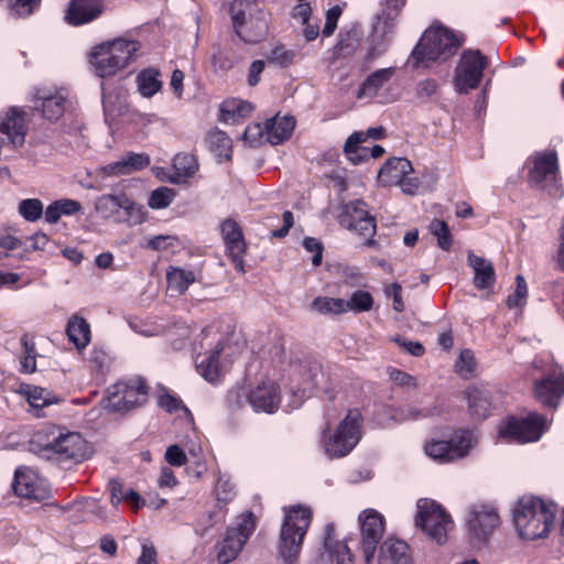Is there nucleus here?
<instances>
[{
  "label": "nucleus",
  "mask_w": 564,
  "mask_h": 564,
  "mask_svg": "<svg viewBox=\"0 0 564 564\" xmlns=\"http://www.w3.org/2000/svg\"><path fill=\"white\" fill-rule=\"evenodd\" d=\"M30 451L58 464L79 463L87 457V443L79 433L51 425L33 434Z\"/></svg>",
  "instance_id": "nucleus-1"
},
{
  "label": "nucleus",
  "mask_w": 564,
  "mask_h": 564,
  "mask_svg": "<svg viewBox=\"0 0 564 564\" xmlns=\"http://www.w3.org/2000/svg\"><path fill=\"white\" fill-rule=\"evenodd\" d=\"M557 509L536 497H522L513 510V523L521 539L536 540L547 536Z\"/></svg>",
  "instance_id": "nucleus-2"
},
{
  "label": "nucleus",
  "mask_w": 564,
  "mask_h": 564,
  "mask_svg": "<svg viewBox=\"0 0 564 564\" xmlns=\"http://www.w3.org/2000/svg\"><path fill=\"white\" fill-rule=\"evenodd\" d=\"M459 46L460 41L451 30L432 25L424 31L412 50L408 64L415 69L430 68L434 63L447 61Z\"/></svg>",
  "instance_id": "nucleus-3"
},
{
  "label": "nucleus",
  "mask_w": 564,
  "mask_h": 564,
  "mask_svg": "<svg viewBox=\"0 0 564 564\" xmlns=\"http://www.w3.org/2000/svg\"><path fill=\"white\" fill-rule=\"evenodd\" d=\"M139 48L140 44L137 41L116 39L95 46L89 62L98 77L111 78L134 59Z\"/></svg>",
  "instance_id": "nucleus-4"
},
{
  "label": "nucleus",
  "mask_w": 564,
  "mask_h": 564,
  "mask_svg": "<svg viewBox=\"0 0 564 564\" xmlns=\"http://www.w3.org/2000/svg\"><path fill=\"white\" fill-rule=\"evenodd\" d=\"M311 521L312 510L308 507L296 505L285 509L279 539V555L283 564L297 562Z\"/></svg>",
  "instance_id": "nucleus-5"
},
{
  "label": "nucleus",
  "mask_w": 564,
  "mask_h": 564,
  "mask_svg": "<svg viewBox=\"0 0 564 564\" xmlns=\"http://www.w3.org/2000/svg\"><path fill=\"white\" fill-rule=\"evenodd\" d=\"M362 415L357 409L349 410L330 433L324 431L323 445L329 458H340L348 455L361 438Z\"/></svg>",
  "instance_id": "nucleus-6"
},
{
  "label": "nucleus",
  "mask_w": 564,
  "mask_h": 564,
  "mask_svg": "<svg viewBox=\"0 0 564 564\" xmlns=\"http://www.w3.org/2000/svg\"><path fill=\"white\" fill-rule=\"evenodd\" d=\"M415 525L437 544L447 542L454 522L446 510L436 501L422 498L416 503Z\"/></svg>",
  "instance_id": "nucleus-7"
},
{
  "label": "nucleus",
  "mask_w": 564,
  "mask_h": 564,
  "mask_svg": "<svg viewBox=\"0 0 564 564\" xmlns=\"http://www.w3.org/2000/svg\"><path fill=\"white\" fill-rule=\"evenodd\" d=\"M242 3L235 0L230 7L232 25L237 36L247 44H258L269 33L270 13L263 9L250 8L248 19L241 9Z\"/></svg>",
  "instance_id": "nucleus-8"
},
{
  "label": "nucleus",
  "mask_w": 564,
  "mask_h": 564,
  "mask_svg": "<svg viewBox=\"0 0 564 564\" xmlns=\"http://www.w3.org/2000/svg\"><path fill=\"white\" fill-rule=\"evenodd\" d=\"M148 386L140 377L120 380L107 390L105 408L112 412H127L147 402Z\"/></svg>",
  "instance_id": "nucleus-9"
},
{
  "label": "nucleus",
  "mask_w": 564,
  "mask_h": 564,
  "mask_svg": "<svg viewBox=\"0 0 564 564\" xmlns=\"http://www.w3.org/2000/svg\"><path fill=\"white\" fill-rule=\"evenodd\" d=\"M254 529L253 513L250 511L242 513L238 518L237 524L228 528L224 539L216 545L218 563L229 564L236 560Z\"/></svg>",
  "instance_id": "nucleus-10"
},
{
  "label": "nucleus",
  "mask_w": 564,
  "mask_h": 564,
  "mask_svg": "<svg viewBox=\"0 0 564 564\" xmlns=\"http://www.w3.org/2000/svg\"><path fill=\"white\" fill-rule=\"evenodd\" d=\"M528 181L531 186L546 191L550 194L557 192L558 163L554 151L538 152L528 159Z\"/></svg>",
  "instance_id": "nucleus-11"
},
{
  "label": "nucleus",
  "mask_w": 564,
  "mask_h": 564,
  "mask_svg": "<svg viewBox=\"0 0 564 564\" xmlns=\"http://www.w3.org/2000/svg\"><path fill=\"white\" fill-rule=\"evenodd\" d=\"M338 219L340 226L364 237L366 246H376V241L372 239L377 229L376 219L369 214L368 206L362 199H354L344 204Z\"/></svg>",
  "instance_id": "nucleus-12"
},
{
  "label": "nucleus",
  "mask_w": 564,
  "mask_h": 564,
  "mask_svg": "<svg viewBox=\"0 0 564 564\" xmlns=\"http://www.w3.org/2000/svg\"><path fill=\"white\" fill-rule=\"evenodd\" d=\"M476 443V435L471 431L463 430L449 441H431L425 445V453L436 462L448 463L465 457Z\"/></svg>",
  "instance_id": "nucleus-13"
},
{
  "label": "nucleus",
  "mask_w": 564,
  "mask_h": 564,
  "mask_svg": "<svg viewBox=\"0 0 564 564\" xmlns=\"http://www.w3.org/2000/svg\"><path fill=\"white\" fill-rule=\"evenodd\" d=\"M487 66L485 56L479 51H464L455 69L454 84L460 94L478 87L484 69Z\"/></svg>",
  "instance_id": "nucleus-14"
},
{
  "label": "nucleus",
  "mask_w": 564,
  "mask_h": 564,
  "mask_svg": "<svg viewBox=\"0 0 564 564\" xmlns=\"http://www.w3.org/2000/svg\"><path fill=\"white\" fill-rule=\"evenodd\" d=\"M358 521L360 524V549L365 564H372L375 553L384 532V518L375 509L364 510Z\"/></svg>",
  "instance_id": "nucleus-15"
},
{
  "label": "nucleus",
  "mask_w": 564,
  "mask_h": 564,
  "mask_svg": "<svg viewBox=\"0 0 564 564\" xmlns=\"http://www.w3.org/2000/svg\"><path fill=\"white\" fill-rule=\"evenodd\" d=\"M546 429V419L539 413H530L522 420L509 419L499 430V436L511 442L528 443L540 440Z\"/></svg>",
  "instance_id": "nucleus-16"
},
{
  "label": "nucleus",
  "mask_w": 564,
  "mask_h": 564,
  "mask_svg": "<svg viewBox=\"0 0 564 564\" xmlns=\"http://www.w3.org/2000/svg\"><path fill=\"white\" fill-rule=\"evenodd\" d=\"M377 15L372 32L367 40V53L362 66L368 68L376 59L381 57L390 47L395 32L397 23Z\"/></svg>",
  "instance_id": "nucleus-17"
},
{
  "label": "nucleus",
  "mask_w": 564,
  "mask_h": 564,
  "mask_svg": "<svg viewBox=\"0 0 564 564\" xmlns=\"http://www.w3.org/2000/svg\"><path fill=\"white\" fill-rule=\"evenodd\" d=\"M466 523L471 539L477 542H486L498 528L500 518L494 507L479 505L470 508Z\"/></svg>",
  "instance_id": "nucleus-18"
},
{
  "label": "nucleus",
  "mask_w": 564,
  "mask_h": 564,
  "mask_svg": "<svg viewBox=\"0 0 564 564\" xmlns=\"http://www.w3.org/2000/svg\"><path fill=\"white\" fill-rule=\"evenodd\" d=\"M12 487L18 496L35 501H44L51 496V489L45 480L40 478L33 469L26 467L15 470Z\"/></svg>",
  "instance_id": "nucleus-19"
},
{
  "label": "nucleus",
  "mask_w": 564,
  "mask_h": 564,
  "mask_svg": "<svg viewBox=\"0 0 564 564\" xmlns=\"http://www.w3.org/2000/svg\"><path fill=\"white\" fill-rule=\"evenodd\" d=\"M564 395V372L555 366L534 383V397L544 406L556 408Z\"/></svg>",
  "instance_id": "nucleus-20"
},
{
  "label": "nucleus",
  "mask_w": 564,
  "mask_h": 564,
  "mask_svg": "<svg viewBox=\"0 0 564 564\" xmlns=\"http://www.w3.org/2000/svg\"><path fill=\"white\" fill-rule=\"evenodd\" d=\"M246 400L256 412L274 413L281 402L280 388L274 381H262L246 394Z\"/></svg>",
  "instance_id": "nucleus-21"
},
{
  "label": "nucleus",
  "mask_w": 564,
  "mask_h": 564,
  "mask_svg": "<svg viewBox=\"0 0 564 564\" xmlns=\"http://www.w3.org/2000/svg\"><path fill=\"white\" fill-rule=\"evenodd\" d=\"M221 237L226 245L227 254L231 258L235 268L245 272L243 254L246 252V243L239 225L231 218H227L220 226Z\"/></svg>",
  "instance_id": "nucleus-22"
},
{
  "label": "nucleus",
  "mask_w": 564,
  "mask_h": 564,
  "mask_svg": "<svg viewBox=\"0 0 564 564\" xmlns=\"http://www.w3.org/2000/svg\"><path fill=\"white\" fill-rule=\"evenodd\" d=\"M35 98V108L40 109L46 119L53 121L63 116L66 105V95L63 90L39 89Z\"/></svg>",
  "instance_id": "nucleus-23"
},
{
  "label": "nucleus",
  "mask_w": 564,
  "mask_h": 564,
  "mask_svg": "<svg viewBox=\"0 0 564 564\" xmlns=\"http://www.w3.org/2000/svg\"><path fill=\"white\" fill-rule=\"evenodd\" d=\"M0 133L7 135L14 148L22 147L26 134L22 111L10 108L0 115Z\"/></svg>",
  "instance_id": "nucleus-24"
},
{
  "label": "nucleus",
  "mask_w": 564,
  "mask_h": 564,
  "mask_svg": "<svg viewBox=\"0 0 564 564\" xmlns=\"http://www.w3.org/2000/svg\"><path fill=\"white\" fill-rule=\"evenodd\" d=\"M335 527L333 523H328L325 528L324 536V552L323 557H327L329 561H336V564H352L354 555L346 544V542L336 541L334 539Z\"/></svg>",
  "instance_id": "nucleus-25"
},
{
  "label": "nucleus",
  "mask_w": 564,
  "mask_h": 564,
  "mask_svg": "<svg viewBox=\"0 0 564 564\" xmlns=\"http://www.w3.org/2000/svg\"><path fill=\"white\" fill-rule=\"evenodd\" d=\"M101 13V0H72L66 21L73 25L88 23Z\"/></svg>",
  "instance_id": "nucleus-26"
},
{
  "label": "nucleus",
  "mask_w": 564,
  "mask_h": 564,
  "mask_svg": "<svg viewBox=\"0 0 564 564\" xmlns=\"http://www.w3.org/2000/svg\"><path fill=\"white\" fill-rule=\"evenodd\" d=\"M379 564H412L410 546L401 540L388 539L379 550Z\"/></svg>",
  "instance_id": "nucleus-27"
},
{
  "label": "nucleus",
  "mask_w": 564,
  "mask_h": 564,
  "mask_svg": "<svg viewBox=\"0 0 564 564\" xmlns=\"http://www.w3.org/2000/svg\"><path fill=\"white\" fill-rule=\"evenodd\" d=\"M467 262L474 271L473 283L478 290L491 289L496 282V272L492 263L473 252H468Z\"/></svg>",
  "instance_id": "nucleus-28"
},
{
  "label": "nucleus",
  "mask_w": 564,
  "mask_h": 564,
  "mask_svg": "<svg viewBox=\"0 0 564 564\" xmlns=\"http://www.w3.org/2000/svg\"><path fill=\"white\" fill-rule=\"evenodd\" d=\"M412 172L413 167L408 159L392 158L381 166L378 178L386 186H398V183Z\"/></svg>",
  "instance_id": "nucleus-29"
},
{
  "label": "nucleus",
  "mask_w": 564,
  "mask_h": 564,
  "mask_svg": "<svg viewBox=\"0 0 564 564\" xmlns=\"http://www.w3.org/2000/svg\"><path fill=\"white\" fill-rule=\"evenodd\" d=\"M395 73L394 67L380 68L368 75L359 86L357 98H372L388 84Z\"/></svg>",
  "instance_id": "nucleus-30"
},
{
  "label": "nucleus",
  "mask_w": 564,
  "mask_h": 564,
  "mask_svg": "<svg viewBox=\"0 0 564 564\" xmlns=\"http://www.w3.org/2000/svg\"><path fill=\"white\" fill-rule=\"evenodd\" d=\"M295 128V119L291 116H275L265 121L267 141L280 144L288 140Z\"/></svg>",
  "instance_id": "nucleus-31"
},
{
  "label": "nucleus",
  "mask_w": 564,
  "mask_h": 564,
  "mask_svg": "<svg viewBox=\"0 0 564 564\" xmlns=\"http://www.w3.org/2000/svg\"><path fill=\"white\" fill-rule=\"evenodd\" d=\"M20 392L26 398L30 406L34 410V415L37 417L44 415L42 413L43 408L59 401L50 390L36 386L23 383L20 386Z\"/></svg>",
  "instance_id": "nucleus-32"
},
{
  "label": "nucleus",
  "mask_w": 564,
  "mask_h": 564,
  "mask_svg": "<svg viewBox=\"0 0 564 564\" xmlns=\"http://www.w3.org/2000/svg\"><path fill=\"white\" fill-rule=\"evenodd\" d=\"M362 33L359 28L350 26L341 29L338 34V42L334 47V57H350L360 46Z\"/></svg>",
  "instance_id": "nucleus-33"
},
{
  "label": "nucleus",
  "mask_w": 564,
  "mask_h": 564,
  "mask_svg": "<svg viewBox=\"0 0 564 564\" xmlns=\"http://www.w3.org/2000/svg\"><path fill=\"white\" fill-rule=\"evenodd\" d=\"M223 349V344L218 341L212 351L197 357V370L209 382H215L219 378L218 358Z\"/></svg>",
  "instance_id": "nucleus-34"
},
{
  "label": "nucleus",
  "mask_w": 564,
  "mask_h": 564,
  "mask_svg": "<svg viewBox=\"0 0 564 564\" xmlns=\"http://www.w3.org/2000/svg\"><path fill=\"white\" fill-rule=\"evenodd\" d=\"M66 333L69 341L78 349L85 348L90 341V326L85 318L78 315H73L68 319Z\"/></svg>",
  "instance_id": "nucleus-35"
},
{
  "label": "nucleus",
  "mask_w": 564,
  "mask_h": 564,
  "mask_svg": "<svg viewBox=\"0 0 564 564\" xmlns=\"http://www.w3.org/2000/svg\"><path fill=\"white\" fill-rule=\"evenodd\" d=\"M323 378L324 373L318 365H313L305 371L300 387L294 391V397L299 399L294 408L300 406L305 397L315 392Z\"/></svg>",
  "instance_id": "nucleus-36"
},
{
  "label": "nucleus",
  "mask_w": 564,
  "mask_h": 564,
  "mask_svg": "<svg viewBox=\"0 0 564 564\" xmlns=\"http://www.w3.org/2000/svg\"><path fill=\"white\" fill-rule=\"evenodd\" d=\"M160 72L155 68H145L141 70L135 78L138 91L145 98H151L162 88Z\"/></svg>",
  "instance_id": "nucleus-37"
},
{
  "label": "nucleus",
  "mask_w": 564,
  "mask_h": 564,
  "mask_svg": "<svg viewBox=\"0 0 564 564\" xmlns=\"http://www.w3.org/2000/svg\"><path fill=\"white\" fill-rule=\"evenodd\" d=\"M469 409L477 419H485L489 414L490 401L488 390L473 387L467 391Z\"/></svg>",
  "instance_id": "nucleus-38"
},
{
  "label": "nucleus",
  "mask_w": 564,
  "mask_h": 564,
  "mask_svg": "<svg viewBox=\"0 0 564 564\" xmlns=\"http://www.w3.org/2000/svg\"><path fill=\"white\" fill-rule=\"evenodd\" d=\"M80 203L74 199L55 200L46 207L44 212L45 220L48 224H56L63 215H74L80 209Z\"/></svg>",
  "instance_id": "nucleus-39"
},
{
  "label": "nucleus",
  "mask_w": 564,
  "mask_h": 564,
  "mask_svg": "<svg viewBox=\"0 0 564 564\" xmlns=\"http://www.w3.org/2000/svg\"><path fill=\"white\" fill-rule=\"evenodd\" d=\"M206 142L216 156L219 160L231 159V140L230 138L223 131L218 129H213L208 132Z\"/></svg>",
  "instance_id": "nucleus-40"
},
{
  "label": "nucleus",
  "mask_w": 564,
  "mask_h": 564,
  "mask_svg": "<svg viewBox=\"0 0 564 564\" xmlns=\"http://www.w3.org/2000/svg\"><path fill=\"white\" fill-rule=\"evenodd\" d=\"M166 280L170 290L182 294L194 283L195 274L192 270L171 267L166 272Z\"/></svg>",
  "instance_id": "nucleus-41"
},
{
  "label": "nucleus",
  "mask_w": 564,
  "mask_h": 564,
  "mask_svg": "<svg viewBox=\"0 0 564 564\" xmlns=\"http://www.w3.org/2000/svg\"><path fill=\"white\" fill-rule=\"evenodd\" d=\"M126 203V195L107 194L100 196L96 202V210L106 218L119 216L122 205Z\"/></svg>",
  "instance_id": "nucleus-42"
},
{
  "label": "nucleus",
  "mask_w": 564,
  "mask_h": 564,
  "mask_svg": "<svg viewBox=\"0 0 564 564\" xmlns=\"http://www.w3.org/2000/svg\"><path fill=\"white\" fill-rule=\"evenodd\" d=\"M173 167L175 175L171 178L172 182L178 183L181 180L191 177L197 170L196 159L192 154L180 153L173 160Z\"/></svg>",
  "instance_id": "nucleus-43"
},
{
  "label": "nucleus",
  "mask_w": 564,
  "mask_h": 564,
  "mask_svg": "<svg viewBox=\"0 0 564 564\" xmlns=\"http://www.w3.org/2000/svg\"><path fill=\"white\" fill-rule=\"evenodd\" d=\"M345 313L355 314L369 312L373 307V297L368 291L357 290L351 293L348 300H344Z\"/></svg>",
  "instance_id": "nucleus-44"
},
{
  "label": "nucleus",
  "mask_w": 564,
  "mask_h": 564,
  "mask_svg": "<svg viewBox=\"0 0 564 564\" xmlns=\"http://www.w3.org/2000/svg\"><path fill=\"white\" fill-rule=\"evenodd\" d=\"M214 494L219 509H223V507L232 501L236 496V489L229 476L224 474L218 476Z\"/></svg>",
  "instance_id": "nucleus-45"
},
{
  "label": "nucleus",
  "mask_w": 564,
  "mask_h": 564,
  "mask_svg": "<svg viewBox=\"0 0 564 564\" xmlns=\"http://www.w3.org/2000/svg\"><path fill=\"white\" fill-rule=\"evenodd\" d=\"M311 307L319 314L324 315H338L345 313V304L343 299L318 296L313 300Z\"/></svg>",
  "instance_id": "nucleus-46"
},
{
  "label": "nucleus",
  "mask_w": 564,
  "mask_h": 564,
  "mask_svg": "<svg viewBox=\"0 0 564 564\" xmlns=\"http://www.w3.org/2000/svg\"><path fill=\"white\" fill-rule=\"evenodd\" d=\"M221 119L224 121L234 120L236 117H246L252 111V106L243 100L225 101L221 106Z\"/></svg>",
  "instance_id": "nucleus-47"
},
{
  "label": "nucleus",
  "mask_w": 564,
  "mask_h": 564,
  "mask_svg": "<svg viewBox=\"0 0 564 564\" xmlns=\"http://www.w3.org/2000/svg\"><path fill=\"white\" fill-rule=\"evenodd\" d=\"M19 214L28 221L34 223L39 220L43 212V204L37 198H26L20 202L18 207Z\"/></svg>",
  "instance_id": "nucleus-48"
},
{
  "label": "nucleus",
  "mask_w": 564,
  "mask_h": 564,
  "mask_svg": "<svg viewBox=\"0 0 564 564\" xmlns=\"http://www.w3.org/2000/svg\"><path fill=\"white\" fill-rule=\"evenodd\" d=\"M297 53L294 50L288 48L285 45H275L269 56L268 62L270 64L278 65L280 67H288L293 64Z\"/></svg>",
  "instance_id": "nucleus-49"
},
{
  "label": "nucleus",
  "mask_w": 564,
  "mask_h": 564,
  "mask_svg": "<svg viewBox=\"0 0 564 564\" xmlns=\"http://www.w3.org/2000/svg\"><path fill=\"white\" fill-rule=\"evenodd\" d=\"M122 216H120L123 220L129 223L130 225H138L144 220L145 212L142 205L137 204L128 196H126V203L122 205Z\"/></svg>",
  "instance_id": "nucleus-50"
},
{
  "label": "nucleus",
  "mask_w": 564,
  "mask_h": 564,
  "mask_svg": "<svg viewBox=\"0 0 564 564\" xmlns=\"http://www.w3.org/2000/svg\"><path fill=\"white\" fill-rule=\"evenodd\" d=\"M174 197V189L162 186L151 193L148 204L152 209H162L167 207L173 202Z\"/></svg>",
  "instance_id": "nucleus-51"
},
{
  "label": "nucleus",
  "mask_w": 564,
  "mask_h": 564,
  "mask_svg": "<svg viewBox=\"0 0 564 564\" xmlns=\"http://www.w3.org/2000/svg\"><path fill=\"white\" fill-rule=\"evenodd\" d=\"M431 232L437 238V245L443 250H449L452 247V235L444 220L434 219L430 226Z\"/></svg>",
  "instance_id": "nucleus-52"
},
{
  "label": "nucleus",
  "mask_w": 564,
  "mask_h": 564,
  "mask_svg": "<svg viewBox=\"0 0 564 564\" xmlns=\"http://www.w3.org/2000/svg\"><path fill=\"white\" fill-rule=\"evenodd\" d=\"M120 160L128 175L133 172L143 170L150 164V158L144 153L129 152Z\"/></svg>",
  "instance_id": "nucleus-53"
},
{
  "label": "nucleus",
  "mask_w": 564,
  "mask_h": 564,
  "mask_svg": "<svg viewBox=\"0 0 564 564\" xmlns=\"http://www.w3.org/2000/svg\"><path fill=\"white\" fill-rule=\"evenodd\" d=\"M438 84L433 78L420 80L415 86V96L422 101H430L437 96Z\"/></svg>",
  "instance_id": "nucleus-54"
},
{
  "label": "nucleus",
  "mask_w": 564,
  "mask_h": 564,
  "mask_svg": "<svg viewBox=\"0 0 564 564\" xmlns=\"http://www.w3.org/2000/svg\"><path fill=\"white\" fill-rule=\"evenodd\" d=\"M384 134V130L382 127H372L369 128L366 132L356 131L350 134L347 139V148L351 149L356 143H364L368 139L378 140L381 139Z\"/></svg>",
  "instance_id": "nucleus-55"
},
{
  "label": "nucleus",
  "mask_w": 564,
  "mask_h": 564,
  "mask_svg": "<svg viewBox=\"0 0 564 564\" xmlns=\"http://www.w3.org/2000/svg\"><path fill=\"white\" fill-rule=\"evenodd\" d=\"M243 140L250 147H257L263 140L267 141L265 123L263 126L261 123L249 124L243 132Z\"/></svg>",
  "instance_id": "nucleus-56"
},
{
  "label": "nucleus",
  "mask_w": 564,
  "mask_h": 564,
  "mask_svg": "<svg viewBox=\"0 0 564 564\" xmlns=\"http://www.w3.org/2000/svg\"><path fill=\"white\" fill-rule=\"evenodd\" d=\"M129 326L131 327L132 330L145 337L159 336L163 333L162 325L153 324L150 322H143L137 318L130 319Z\"/></svg>",
  "instance_id": "nucleus-57"
},
{
  "label": "nucleus",
  "mask_w": 564,
  "mask_h": 564,
  "mask_svg": "<svg viewBox=\"0 0 564 564\" xmlns=\"http://www.w3.org/2000/svg\"><path fill=\"white\" fill-rule=\"evenodd\" d=\"M528 295V288L525 280L522 275L516 276V290L512 294H510L507 299V305L511 307H517L522 305L525 297Z\"/></svg>",
  "instance_id": "nucleus-58"
},
{
  "label": "nucleus",
  "mask_w": 564,
  "mask_h": 564,
  "mask_svg": "<svg viewBox=\"0 0 564 564\" xmlns=\"http://www.w3.org/2000/svg\"><path fill=\"white\" fill-rule=\"evenodd\" d=\"M475 357L471 350L465 349L460 352L458 360L456 361V371L463 376L468 377L475 369Z\"/></svg>",
  "instance_id": "nucleus-59"
},
{
  "label": "nucleus",
  "mask_w": 564,
  "mask_h": 564,
  "mask_svg": "<svg viewBox=\"0 0 564 564\" xmlns=\"http://www.w3.org/2000/svg\"><path fill=\"white\" fill-rule=\"evenodd\" d=\"M344 151L348 160L354 164H359L370 158V148L362 145V143H356L351 149H348L346 141Z\"/></svg>",
  "instance_id": "nucleus-60"
},
{
  "label": "nucleus",
  "mask_w": 564,
  "mask_h": 564,
  "mask_svg": "<svg viewBox=\"0 0 564 564\" xmlns=\"http://www.w3.org/2000/svg\"><path fill=\"white\" fill-rule=\"evenodd\" d=\"M399 347L403 348L406 352L414 357H421L425 349L419 341L409 340L402 336H395L391 338Z\"/></svg>",
  "instance_id": "nucleus-61"
},
{
  "label": "nucleus",
  "mask_w": 564,
  "mask_h": 564,
  "mask_svg": "<svg viewBox=\"0 0 564 564\" xmlns=\"http://www.w3.org/2000/svg\"><path fill=\"white\" fill-rule=\"evenodd\" d=\"M341 11L343 10L339 6H334L327 10L326 21H325V25L323 29L324 36H330L335 32V30L337 28L338 19L341 14Z\"/></svg>",
  "instance_id": "nucleus-62"
},
{
  "label": "nucleus",
  "mask_w": 564,
  "mask_h": 564,
  "mask_svg": "<svg viewBox=\"0 0 564 564\" xmlns=\"http://www.w3.org/2000/svg\"><path fill=\"white\" fill-rule=\"evenodd\" d=\"M406 0H386V6L380 14L381 18L395 22Z\"/></svg>",
  "instance_id": "nucleus-63"
},
{
  "label": "nucleus",
  "mask_w": 564,
  "mask_h": 564,
  "mask_svg": "<svg viewBox=\"0 0 564 564\" xmlns=\"http://www.w3.org/2000/svg\"><path fill=\"white\" fill-rule=\"evenodd\" d=\"M165 459L170 465L183 466L186 464V455L178 445H171L165 452Z\"/></svg>",
  "instance_id": "nucleus-64"
}]
</instances>
